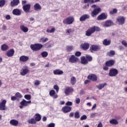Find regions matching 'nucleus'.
I'll return each mask as SVG.
<instances>
[{"label":"nucleus","instance_id":"nucleus-1","mask_svg":"<svg viewBox=\"0 0 127 127\" xmlns=\"http://www.w3.org/2000/svg\"><path fill=\"white\" fill-rule=\"evenodd\" d=\"M91 7L94 8L91 12V16H92V17H96V15L99 14V12L102 11L101 8H100V7L97 5H91Z\"/></svg>","mask_w":127,"mask_h":127},{"label":"nucleus","instance_id":"nucleus-2","mask_svg":"<svg viewBox=\"0 0 127 127\" xmlns=\"http://www.w3.org/2000/svg\"><path fill=\"white\" fill-rule=\"evenodd\" d=\"M95 31H100V28L97 26H94L88 29L86 32V36H91Z\"/></svg>","mask_w":127,"mask_h":127},{"label":"nucleus","instance_id":"nucleus-3","mask_svg":"<svg viewBox=\"0 0 127 127\" xmlns=\"http://www.w3.org/2000/svg\"><path fill=\"white\" fill-rule=\"evenodd\" d=\"M43 47V45L41 44H34L30 45V48L33 51H38Z\"/></svg>","mask_w":127,"mask_h":127},{"label":"nucleus","instance_id":"nucleus-4","mask_svg":"<svg viewBox=\"0 0 127 127\" xmlns=\"http://www.w3.org/2000/svg\"><path fill=\"white\" fill-rule=\"evenodd\" d=\"M74 20L75 19L74 18V17L69 16L63 20V23H64V24H72Z\"/></svg>","mask_w":127,"mask_h":127},{"label":"nucleus","instance_id":"nucleus-5","mask_svg":"<svg viewBox=\"0 0 127 127\" xmlns=\"http://www.w3.org/2000/svg\"><path fill=\"white\" fill-rule=\"evenodd\" d=\"M29 104H31V101H27L24 99L20 102V106H19L20 109H23L24 107H28Z\"/></svg>","mask_w":127,"mask_h":127},{"label":"nucleus","instance_id":"nucleus-6","mask_svg":"<svg viewBox=\"0 0 127 127\" xmlns=\"http://www.w3.org/2000/svg\"><path fill=\"white\" fill-rule=\"evenodd\" d=\"M29 72V69H28V66H25L21 70L20 74L21 75V76H25V75H26V74H27Z\"/></svg>","mask_w":127,"mask_h":127},{"label":"nucleus","instance_id":"nucleus-7","mask_svg":"<svg viewBox=\"0 0 127 127\" xmlns=\"http://www.w3.org/2000/svg\"><path fill=\"white\" fill-rule=\"evenodd\" d=\"M79 61V59L76 57L74 55H71L69 58V63H77Z\"/></svg>","mask_w":127,"mask_h":127},{"label":"nucleus","instance_id":"nucleus-8","mask_svg":"<svg viewBox=\"0 0 127 127\" xmlns=\"http://www.w3.org/2000/svg\"><path fill=\"white\" fill-rule=\"evenodd\" d=\"M5 104H6V100H3L0 103V111H5L6 109Z\"/></svg>","mask_w":127,"mask_h":127},{"label":"nucleus","instance_id":"nucleus-9","mask_svg":"<svg viewBox=\"0 0 127 127\" xmlns=\"http://www.w3.org/2000/svg\"><path fill=\"white\" fill-rule=\"evenodd\" d=\"M107 17H108V15L105 13H102L98 16L97 19L98 20H105V19H107Z\"/></svg>","mask_w":127,"mask_h":127},{"label":"nucleus","instance_id":"nucleus-10","mask_svg":"<svg viewBox=\"0 0 127 127\" xmlns=\"http://www.w3.org/2000/svg\"><path fill=\"white\" fill-rule=\"evenodd\" d=\"M125 17L120 16H119L117 18V21L118 22V24H119V25H123V24H125Z\"/></svg>","mask_w":127,"mask_h":127},{"label":"nucleus","instance_id":"nucleus-11","mask_svg":"<svg viewBox=\"0 0 127 127\" xmlns=\"http://www.w3.org/2000/svg\"><path fill=\"white\" fill-rule=\"evenodd\" d=\"M6 55L7 57H12L14 55V49H11L6 53Z\"/></svg>","mask_w":127,"mask_h":127},{"label":"nucleus","instance_id":"nucleus-12","mask_svg":"<svg viewBox=\"0 0 127 127\" xmlns=\"http://www.w3.org/2000/svg\"><path fill=\"white\" fill-rule=\"evenodd\" d=\"M72 108L70 107L64 106L62 108V111L64 114H67V113H69L71 112Z\"/></svg>","mask_w":127,"mask_h":127},{"label":"nucleus","instance_id":"nucleus-13","mask_svg":"<svg viewBox=\"0 0 127 127\" xmlns=\"http://www.w3.org/2000/svg\"><path fill=\"white\" fill-rule=\"evenodd\" d=\"M56 92L54 91V90H52L49 92V95L51 97H53L54 99H57L58 98V95L56 94Z\"/></svg>","mask_w":127,"mask_h":127},{"label":"nucleus","instance_id":"nucleus-14","mask_svg":"<svg viewBox=\"0 0 127 127\" xmlns=\"http://www.w3.org/2000/svg\"><path fill=\"white\" fill-rule=\"evenodd\" d=\"M20 29L21 31H22L24 33H26L28 32V30H29L28 27L23 25H21L20 26Z\"/></svg>","mask_w":127,"mask_h":127},{"label":"nucleus","instance_id":"nucleus-15","mask_svg":"<svg viewBox=\"0 0 127 127\" xmlns=\"http://www.w3.org/2000/svg\"><path fill=\"white\" fill-rule=\"evenodd\" d=\"M12 13L14 15H20L21 14V11L17 8L14 9L12 11Z\"/></svg>","mask_w":127,"mask_h":127},{"label":"nucleus","instance_id":"nucleus-16","mask_svg":"<svg viewBox=\"0 0 127 127\" xmlns=\"http://www.w3.org/2000/svg\"><path fill=\"white\" fill-rule=\"evenodd\" d=\"M23 9L24 11H25V12H26V13L29 12V10L30 9V4H27L23 5Z\"/></svg>","mask_w":127,"mask_h":127},{"label":"nucleus","instance_id":"nucleus-17","mask_svg":"<svg viewBox=\"0 0 127 127\" xmlns=\"http://www.w3.org/2000/svg\"><path fill=\"white\" fill-rule=\"evenodd\" d=\"M87 78L89 80H91L92 81H96L98 79L97 75L95 74H90L88 76Z\"/></svg>","mask_w":127,"mask_h":127},{"label":"nucleus","instance_id":"nucleus-18","mask_svg":"<svg viewBox=\"0 0 127 127\" xmlns=\"http://www.w3.org/2000/svg\"><path fill=\"white\" fill-rule=\"evenodd\" d=\"M89 18H90V15L89 14H84L80 17L79 20L80 21H84V20Z\"/></svg>","mask_w":127,"mask_h":127},{"label":"nucleus","instance_id":"nucleus-19","mask_svg":"<svg viewBox=\"0 0 127 127\" xmlns=\"http://www.w3.org/2000/svg\"><path fill=\"white\" fill-rule=\"evenodd\" d=\"M73 91H74V89H73L72 88L67 87L64 90V93L65 94V95H69V94H70V93H72Z\"/></svg>","mask_w":127,"mask_h":127},{"label":"nucleus","instance_id":"nucleus-20","mask_svg":"<svg viewBox=\"0 0 127 127\" xmlns=\"http://www.w3.org/2000/svg\"><path fill=\"white\" fill-rule=\"evenodd\" d=\"M28 59H29V58L25 56H22L20 57L19 59L20 61L22 62H26V61H28Z\"/></svg>","mask_w":127,"mask_h":127},{"label":"nucleus","instance_id":"nucleus-21","mask_svg":"<svg viewBox=\"0 0 127 127\" xmlns=\"http://www.w3.org/2000/svg\"><path fill=\"white\" fill-rule=\"evenodd\" d=\"M34 9L35 10H37V11L39 10H41V9L42 8V7H41V5L39 4L38 3H36L34 6Z\"/></svg>","mask_w":127,"mask_h":127},{"label":"nucleus","instance_id":"nucleus-22","mask_svg":"<svg viewBox=\"0 0 127 127\" xmlns=\"http://www.w3.org/2000/svg\"><path fill=\"white\" fill-rule=\"evenodd\" d=\"M19 3V0H13L10 2L11 6H15Z\"/></svg>","mask_w":127,"mask_h":127},{"label":"nucleus","instance_id":"nucleus-23","mask_svg":"<svg viewBox=\"0 0 127 127\" xmlns=\"http://www.w3.org/2000/svg\"><path fill=\"white\" fill-rule=\"evenodd\" d=\"M119 71H118V69L116 68H112V76L115 77L117 76V75L118 74Z\"/></svg>","mask_w":127,"mask_h":127},{"label":"nucleus","instance_id":"nucleus-24","mask_svg":"<svg viewBox=\"0 0 127 127\" xmlns=\"http://www.w3.org/2000/svg\"><path fill=\"white\" fill-rule=\"evenodd\" d=\"M99 49L100 48L99 47V46L96 45H92L90 47V50L91 52H93V51H97V50H99Z\"/></svg>","mask_w":127,"mask_h":127},{"label":"nucleus","instance_id":"nucleus-25","mask_svg":"<svg viewBox=\"0 0 127 127\" xmlns=\"http://www.w3.org/2000/svg\"><path fill=\"white\" fill-rule=\"evenodd\" d=\"M73 32H74V29L72 28H68L65 30V33L67 35H70Z\"/></svg>","mask_w":127,"mask_h":127},{"label":"nucleus","instance_id":"nucleus-26","mask_svg":"<svg viewBox=\"0 0 127 127\" xmlns=\"http://www.w3.org/2000/svg\"><path fill=\"white\" fill-rule=\"evenodd\" d=\"M27 123L31 125H35L36 124V120L34 118H31L27 121Z\"/></svg>","mask_w":127,"mask_h":127},{"label":"nucleus","instance_id":"nucleus-27","mask_svg":"<svg viewBox=\"0 0 127 127\" xmlns=\"http://www.w3.org/2000/svg\"><path fill=\"white\" fill-rule=\"evenodd\" d=\"M10 125H12V126H14L15 127L17 126V125H18V121L17 120H11L10 121Z\"/></svg>","mask_w":127,"mask_h":127},{"label":"nucleus","instance_id":"nucleus-28","mask_svg":"<svg viewBox=\"0 0 127 127\" xmlns=\"http://www.w3.org/2000/svg\"><path fill=\"white\" fill-rule=\"evenodd\" d=\"M81 64H83L84 65L86 64H88V61L86 59L85 57H81Z\"/></svg>","mask_w":127,"mask_h":127},{"label":"nucleus","instance_id":"nucleus-29","mask_svg":"<svg viewBox=\"0 0 127 127\" xmlns=\"http://www.w3.org/2000/svg\"><path fill=\"white\" fill-rule=\"evenodd\" d=\"M8 48V46L5 44H4L1 46V49L2 50V51H6Z\"/></svg>","mask_w":127,"mask_h":127},{"label":"nucleus","instance_id":"nucleus-30","mask_svg":"<svg viewBox=\"0 0 127 127\" xmlns=\"http://www.w3.org/2000/svg\"><path fill=\"white\" fill-rule=\"evenodd\" d=\"M49 40V39H48V38L42 37L40 39L39 42H40V43H45V42H47Z\"/></svg>","mask_w":127,"mask_h":127},{"label":"nucleus","instance_id":"nucleus-31","mask_svg":"<svg viewBox=\"0 0 127 127\" xmlns=\"http://www.w3.org/2000/svg\"><path fill=\"white\" fill-rule=\"evenodd\" d=\"M54 74L55 75H62V74H63V71L59 69H56L54 70Z\"/></svg>","mask_w":127,"mask_h":127},{"label":"nucleus","instance_id":"nucleus-32","mask_svg":"<svg viewBox=\"0 0 127 127\" xmlns=\"http://www.w3.org/2000/svg\"><path fill=\"white\" fill-rule=\"evenodd\" d=\"M77 82V79L74 76H72L70 78V83L71 85H75Z\"/></svg>","mask_w":127,"mask_h":127},{"label":"nucleus","instance_id":"nucleus-33","mask_svg":"<svg viewBox=\"0 0 127 127\" xmlns=\"http://www.w3.org/2000/svg\"><path fill=\"white\" fill-rule=\"evenodd\" d=\"M35 120L36 122H40L41 120V115H40L39 114H37L35 115Z\"/></svg>","mask_w":127,"mask_h":127},{"label":"nucleus","instance_id":"nucleus-34","mask_svg":"<svg viewBox=\"0 0 127 127\" xmlns=\"http://www.w3.org/2000/svg\"><path fill=\"white\" fill-rule=\"evenodd\" d=\"M81 47L83 48L84 50H86L89 49V44L84 43L81 45Z\"/></svg>","mask_w":127,"mask_h":127},{"label":"nucleus","instance_id":"nucleus-35","mask_svg":"<svg viewBox=\"0 0 127 127\" xmlns=\"http://www.w3.org/2000/svg\"><path fill=\"white\" fill-rule=\"evenodd\" d=\"M103 45H105V46H108L111 44V41L110 40H108L107 39H105L103 41Z\"/></svg>","mask_w":127,"mask_h":127},{"label":"nucleus","instance_id":"nucleus-36","mask_svg":"<svg viewBox=\"0 0 127 127\" xmlns=\"http://www.w3.org/2000/svg\"><path fill=\"white\" fill-rule=\"evenodd\" d=\"M105 86H107V84L106 83L100 84L97 87L99 90H102V89L104 88Z\"/></svg>","mask_w":127,"mask_h":127},{"label":"nucleus","instance_id":"nucleus-37","mask_svg":"<svg viewBox=\"0 0 127 127\" xmlns=\"http://www.w3.org/2000/svg\"><path fill=\"white\" fill-rule=\"evenodd\" d=\"M111 25H112V21L111 20L107 21L104 24V26H105V27H109V26H111Z\"/></svg>","mask_w":127,"mask_h":127},{"label":"nucleus","instance_id":"nucleus-38","mask_svg":"<svg viewBox=\"0 0 127 127\" xmlns=\"http://www.w3.org/2000/svg\"><path fill=\"white\" fill-rule=\"evenodd\" d=\"M41 55L43 58H45L48 56V53L47 52H43L41 53Z\"/></svg>","mask_w":127,"mask_h":127},{"label":"nucleus","instance_id":"nucleus-39","mask_svg":"<svg viewBox=\"0 0 127 127\" xmlns=\"http://www.w3.org/2000/svg\"><path fill=\"white\" fill-rule=\"evenodd\" d=\"M47 32H48V33H54V32H55V28H52L51 30L48 29H47Z\"/></svg>","mask_w":127,"mask_h":127},{"label":"nucleus","instance_id":"nucleus-40","mask_svg":"<svg viewBox=\"0 0 127 127\" xmlns=\"http://www.w3.org/2000/svg\"><path fill=\"white\" fill-rule=\"evenodd\" d=\"M5 4V0H0V7H2Z\"/></svg>","mask_w":127,"mask_h":127},{"label":"nucleus","instance_id":"nucleus-41","mask_svg":"<svg viewBox=\"0 0 127 127\" xmlns=\"http://www.w3.org/2000/svg\"><path fill=\"white\" fill-rule=\"evenodd\" d=\"M112 125H119V122H118L117 120L116 119H112Z\"/></svg>","mask_w":127,"mask_h":127},{"label":"nucleus","instance_id":"nucleus-42","mask_svg":"<svg viewBox=\"0 0 127 127\" xmlns=\"http://www.w3.org/2000/svg\"><path fill=\"white\" fill-rule=\"evenodd\" d=\"M84 3H88V2H89V3H94L95 1L94 0H84Z\"/></svg>","mask_w":127,"mask_h":127},{"label":"nucleus","instance_id":"nucleus-43","mask_svg":"<svg viewBox=\"0 0 127 127\" xmlns=\"http://www.w3.org/2000/svg\"><path fill=\"white\" fill-rule=\"evenodd\" d=\"M74 118L75 119H79V118H80V113L78 112L75 113Z\"/></svg>","mask_w":127,"mask_h":127},{"label":"nucleus","instance_id":"nucleus-44","mask_svg":"<svg viewBox=\"0 0 127 127\" xmlns=\"http://www.w3.org/2000/svg\"><path fill=\"white\" fill-rule=\"evenodd\" d=\"M86 58L87 60V61H89V62L92 61V60H93V58H92V57L89 55H86Z\"/></svg>","mask_w":127,"mask_h":127},{"label":"nucleus","instance_id":"nucleus-45","mask_svg":"<svg viewBox=\"0 0 127 127\" xmlns=\"http://www.w3.org/2000/svg\"><path fill=\"white\" fill-rule=\"evenodd\" d=\"M24 98H25V99H26V100H31V95H25L24 96Z\"/></svg>","mask_w":127,"mask_h":127},{"label":"nucleus","instance_id":"nucleus-46","mask_svg":"<svg viewBox=\"0 0 127 127\" xmlns=\"http://www.w3.org/2000/svg\"><path fill=\"white\" fill-rule=\"evenodd\" d=\"M106 66H109V67H111V66H112V60L107 61L106 63Z\"/></svg>","mask_w":127,"mask_h":127},{"label":"nucleus","instance_id":"nucleus-47","mask_svg":"<svg viewBox=\"0 0 127 127\" xmlns=\"http://www.w3.org/2000/svg\"><path fill=\"white\" fill-rule=\"evenodd\" d=\"M40 83H41L40 81L36 80L35 81L34 85L35 86H39V85H40Z\"/></svg>","mask_w":127,"mask_h":127},{"label":"nucleus","instance_id":"nucleus-48","mask_svg":"<svg viewBox=\"0 0 127 127\" xmlns=\"http://www.w3.org/2000/svg\"><path fill=\"white\" fill-rule=\"evenodd\" d=\"M15 96L16 98H22V95L19 92H17L15 94Z\"/></svg>","mask_w":127,"mask_h":127},{"label":"nucleus","instance_id":"nucleus-49","mask_svg":"<svg viewBox=\"0 0 127 127\" xmlns=\"http://www.w3.org/2000/svg\"><path fill=\"white\" fill-rule=\"evenodd\" d=\"M121 43H122V45H124V46H125V47H127V41L123 40L121 42Z\"/></svg>","mask_w":127,"mask_h":127},{"label":"nucleus","instance_id":"nucleus-50","mask_svg":"<svg viewBox=\"0 0 127 127\" xmlns=\"http://www.w3.org/2000/svg\"><path fill=\"white\" fill-rule=\"evenodd\" d=\"M66 49L67 51H72L73 50V46H67Z\"/></svg>","mask_w":127,"mask_h":127},{"label":"nucleus","instance_id":"nucleus-51","mask_svg":"<svg viewBox=\"0 0 127 127\" xmlns=\"http://www.w3.org/2000/svg\"><path fill=\"white\" fill-rule=\"evenodd\" d=\"M54 89H55V90H56L57 93H58V92L59 91V87H58V85H55L54 86Z\"/></svg>","mask_w":127,"mask_h":127},{"label":"nucleus","instance_id":"nucleus-52","mask_svg":"<svg viewBox=\"0 0 127 127\" xmlns=\"http://www.w3.org/2000/svg\"><path fill=\"white\" fill-rule=\"evenodd\" d=\"M81 102V100L79 98H76L75 99V103L76 104H80V102Z\"/></svg>","mask_w":127,"mask_h":127},{"label":"nucleus","instance_id":"nucleus-53","mask_svg":"<svg viewBox=\"0 0 127 127\" xmlns=\"http://www.w3.org/2000/svg\"><path fill=\"white\" fill-rule=\"evenodd\" d=\"M117 12H118V9L114 8L113 9V10L112 11V14H115L117 13Z\"/></svg>","mask_w":127,"mask_h":127},{"label":"nucleus","instance_id":"nucleus-54","mask_svg":"<svg viewBox=\"0 0 127 127\" xmlns=\"http://www.w3.org/2000/svg\"><path fill=\"white\" fill-rule=\"evenodd\" d=\"M47 127H55V124L51 123V124L48 125Z\"/></svg>","mask_w":127,"mask_h":127},{"label":"nucleus","instance_id":"nucleus-55","mask_svg":"<svg viewBox=\"0 0 127 127\" xmlns=\"http://www.w3.org/2000/svg\"><path fill=\"white\" fill-rule=\"evenodd\" d=\"M87 119V116L83 115L80 118L81 121H84V120H86Z\"/></svg>","mask_w":127,"mask_h":127},{"label":"nucleus","instance_id":"nucleus-56","mask_svg":"<svg viewBox=\"0 0 127 127\" xmlns=\"http://www.w3.org/2000/svg\"><path fill=\"white\" fill-rule=\"evenodd\" d=\"M75 56H77V57H79L81 56V52H76L75 53Z\"/></svg>","mask_w":127,"mask_h":127},{"label":"nucleus","instance_id":"nucleus-57","mask_svg":"<svg viewBox=\"0 0 127 127\" xmlns=\"http://www.w3.org/2000/svg\"><path fill=\"white\" fill-rule=\"evenodd\" d=\"M66 106H72L73 105V103L72 102L68 101L65 103Z\"/></svg>","mask_w":127,"mask_h":127},{"label":"nucleus","instance_id":"nucleus-58","mask_svg":"<svg viewBox=\"0 0 127 127\" xmlns=\"http://www.w3.org/2000/svg\"><path fill=\"white\" fill-rule=\"evenodd\" d=\"M96 116H97V113H91L90 117L91 118H94V117H96Z\"/></svg>","mask_w":127,"mask_h":127},{"label":"nucleus","instance_id":"nucleus-59","mask_svg":"<svg viewBox=\"0 0 127 127\" xmlns=\"http://www.w3.org/2000/svg\"><path fill=\"white\" fill-rule=\"evenodd\" d=\"M109 67L108 65H106V66L103 67V69L106 71L107 70H109Z\"/></svg>","mask_w":127,"mask_h":127},{"label":"nucleus","instance_id":"nucleus-60","mask_svg":"<svg viewBox=\"0 0 127 127\" xmlns=\"http://www.w3.org/2000/svg\"><path fill=\"white\" fill-rule=\"evenodd\" d=\"M96 107H97V104H94L93 105V107H92L91 110H92V111H94V110H95V109H96Z\"/></svg>","mask_w":127,"mask_h":127},{"label":"nucleus","instance_id":"nucleus-61","mask_svg":"<svg viewBox=\"0 0 127 127\" xmlns=\"http://www.w3.org/2000/svg\"><path fill=\"white\" fill-rule=\"evenodd\" d=\"M5 19L7 20H9V19H10V16L9 15H7L5 17Z\"/></svg>","mask_w":127,"mask_h":127},{"label":"nucleus","instance_id":"nucleus-62","mask_svg":"<svg viewBox=\"0 0 127 127\" xmlns=\"http://www.w3.org/2000/svg\"><path fill=\"white\" fill-rule=\"evenodd\" d=\"M11 101H15L16 100V96H12L11 97Z\"/></svg>","mask_w":127,"mask_h":127},{"label":"nucleus","instance_id":"nucleus-63","mask_svg":"<svg viewBox=\"0 0 127 127\" xmlns=\"http://www.w3.org/2000/svg\"><path fill=\"white\" fill-rule=\"evenodd\" d=\"M97 127H103V125L102 124V123H99L97 126Z\"/></svg>","mask_w":127,"mask_h":127},{"label":"nucleus","instance_id":"nucleus-64","mask_svg":"<svg viewBox=\"0 0 127 127\" xmlns=\"http://www.w3.org/2000/svg\"><path fill=\"white\" fill-rule=\"evenodd\" d=\"M124 91L125 92V93H127V86L124 88Z\"/></svg>","mask_w":127,"mask_h":127}]
</instances>
